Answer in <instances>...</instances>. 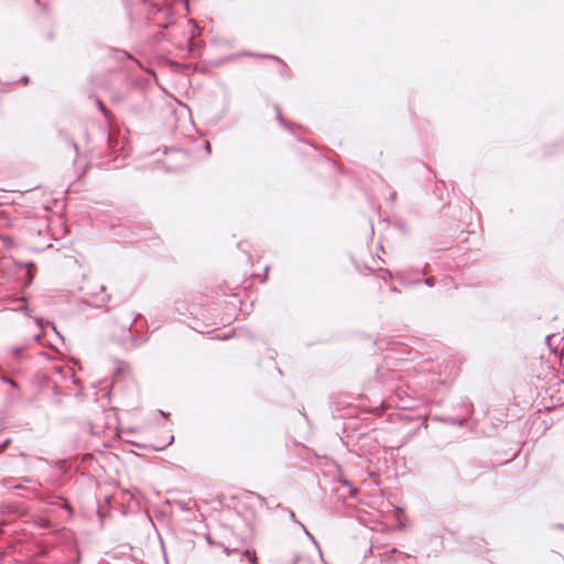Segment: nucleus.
<instances>
[{"mask_svg":"<svg viewBox=\"0 0 564 564\" xmlns=\"http://www.w3.org/2000/svg\"><path fill=\"white\" fill-rule=\"evenodd\" d=\"M301 528L303 529V531L305 532V534L310 538V540L316 544V541L314 539V536L310 533V531L302 524L300 523Z\"/></svg>","mask_w":564,"mask_h":564,"instance_id":"f257e3e1","label":"nucleus"},{"mask_svg":"<svg viewBox=\"0 0 564 564\" xmlns=\"http://www.w3.org/2000/svg\"><path fill=\"white\" fill-rule=\"evenodd\" d=\"M17 302L19 303L18 306H13V307H10L11 310L13 311H17V310H20V308H26L23 304L24 300L23 299H20V300H17Z\"/></svg>","mask_w":564,"mask_h":564,"instance_id":"f03ea898","label":"nucleus"},{"mask_svg":"<svg viewBox=\"0 0 564 564\" xmlns=\"http://www.w3.org/2000/svg\"><path fill=\"white\" fill-rule=\"evenodd\" d=\"M12 354H13L14 356H19V354H20V349H19V348H14V349L12 350Z\"/></svg>","mask_w":564,"mask_h":564,"instance_id":"7ed1b4c3","label":"nucleus"},{"mask_svg":"<svg viewBox=\"0 0 564 564\" xmlns=\"http://www.w3.org/2000/svg\"><path fill=\"white\" fill-rule=\"evenodd\" d=\"M553 337H554L553 335H549V336L546 337V341H547V344H549V345L551 344V340H552V338H553Z\"/></svg>","mask_w":564,"mask_h":564,"instance_id":"20e7f679","label":"nucleus"},{"mask_svg":"<svg viewBox=\"0 0 564 564\" xmlns=\"http://www.w3.org/2000/svg\"><path fill=\"white\" fill-rule=\"evenodd\" d=\"M8 444H9V441H8V440H7L3 444H1V445H0V452H1V451H2V448H3L4 446H7Z\"/></svg>","mask_w":564,"mask_h":564,"instance_id":"39448f33","label":"nucleus"},{"mask_svg":"<svg viewBox=\"0 0 564 564\" xmlns=\"http://www.w3.org/2000/svg\"><path fill=\"white\" fill-rule=\"evenodd\" d=\"M36 323H37V325H39L40 327H42V326H43V321H42V319L37 318V319H36Z\"/></svg>","mask_w":564,"mask_h":564,"instance_id":"423d86ee","label":"nucleus"},{"mask_svg":"<svg viewBox=\"0 0 564 564\" xmlns=\"http://www.w3.org/2000/svg\"><path fill=\"white\" fill-rule=\"evenodd\" d=\"M205 149H206L208 152L210 151V145H209V143H208V142L206 143Z\"/></svg>","mask_w":564,"mask_h":564,"instance_id":"0eeeda50","label":"nucleus"},{"mask_svg":"<svg viewBox=\"0 0 564 564\" xmlns=\"http://www.w3.org/2000/svg\"><path fill=\"white\" fill-rule=\"evenodd\" d=\"M278 119L280 120L281 123L283 122V118H282L281 113L278 115Z\"/></svg>","mask_w":564,"mask_h":564,"instance_id":"6e6552de","label":"nucleus"},{"mask_svg":"<svg viewBox=\"0 0 564 564\" xmlns=\"http://www.w3.org/2000/svg\"><path fill=\"white\" fill-rule=\"evenodd\" d=\"M51 326H52V329H53L56 334H58V333H57V330H56L55 325H53V324H52Z\"/></svg>","mask_w":564,"mask_h":564,"instance_id":"1a4fd4ad","label":"nucleus"},{"mask_svg":"<svg viewBox=\"0 0 564 564\" xmlns=\"http://www.w3.org/2000/svg\"><path fill=\"white\" fill-rule=\"evenodd\" d=\"M425 282H426V284L432 285L431 284V279H426Z\"/></svg>","mask_w":564,"mask_h":564,"instance_id":"9d476101","label":"nucleus"}]
</instances>
